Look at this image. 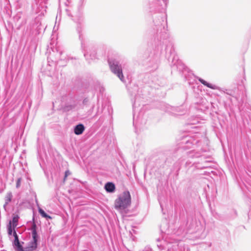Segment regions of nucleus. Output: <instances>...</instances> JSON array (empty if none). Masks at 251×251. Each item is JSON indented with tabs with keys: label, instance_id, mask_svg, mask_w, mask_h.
<instances>
[{
	"label": "nucleus",
	"instance_id": "nucleus-1",
	"mask_svg": "<svg viewBox=\"0 0 251 251\" xmlns=\"http://www.w3.org/2000/svg\"><path fill=\"white\" fill-rule=\"evenodd\" d=\"M187 161L185 163L186 167H190L193 164H196L198 169H203L209 167L210 161L206 160V158L201 154V153L191 151L186 153Z\"/></svg>",
	"mask_w": 251,
	"mask_h": 251
},
{
	"label": "nucleus",
	"instance_id": "nucleus-2",
	"mask_svg": "<svg viewBox=\"0 0 251 251\" xmlns=\"http://www.w3.org/2000/svg\"><path fill=\"white\" fill-rule=\"evenodd\" d=\"M131 204V196L128 191L119 195L115 201V208L117 210H123L129 207Z\"/></svg>",
	"mask_w": 251,
	"mask_h": 251
},
{
	"label": "nucleus",
	"instance_id": "nucleus-3",
	"mask_svg": "<svg viewBox=\"0 0 251 251\" xmlns=\"http://www.w3.org/2000/svg\"><path fill=\"white\" fill-rule=\"evenodd\" d=\"M136 100L137 98H135V101L133 103V124L135 126V129H140L143 126L146 124L147 119L146 116L144 115V112L142 110H141L138 114L136 115L135 110L136 107Z\"/></svg>",
	"mask_w": 251,
	"mask_h": 251
},
{
	"label": "nucleus",
	"instance_id": "nucleus-4",
	"mask_svg": "<svg viewBox=\"0 0 251 251\" xmlns=\"http://www.w3.org/2000/svg\"><path fill=\"white\" fill-rule=\"evenodd\" d=\"M108 63L111 71L115 74L122 81H125L124 77L123 74L121 65L119 62L115 59H109Z\"/></svg>",
	"mask_w": 251,
	"mask_h": 251
},
{
	"label": "nucleus",
	"instance_id": "nucleus-5",
	"mask_svg": "<svg viewBox=\"0 0 251 251\" xmlns=\"http://www.w3.org/2000/svg\"><path fill=\"white\" fill-rule=\"evenodd\" d=\"M32 241L29 242L27 247L25 248V251H33L37 248L38 235L37 232V226L33 222L31 227Z\"/></svg>",
	"mask_w": 251,
	"mask_h": 251
},
{
	"label": "nucleus",
	"instance_id": "nucleus-6",
	"mask_svg": "<svg viewBox=\"0 0 251 251\" xmlns=\"http://www.w3.org/2000/svg\"><path fill=\"white\" fill-rule=\"evenodd\" d=\"M85 51L84 56L89 63L90 62L91 60L96 58V50L94 47H89L88 49L86 50H85Z\"/></svg>",
	"mask_w": 251,
	"mask_h": 251
},
{
	"label": "nucleus",
	"instance_id": "nucleus-7",
	"mask_svg": "<svg viewBox=\"0 0 251 251\" xmlns=\"http://www.w3.org/2000/svg\"><path fill=\"white\" fill-rule=\"evenodd\" d=\"M166 52L167 54L169 53L170 54V56L168 57V59L169 60L172 59V62H174L176 58H177V56H176L174 48L171 44L167 46L166 48Z\"/></svg>",
	"mask_w": 251,
	"mask_h": 251
},
{
	"label": "nucleus",
	"instance_id": "nucleus-8",
	"mask_svg": "<svg viewBox=\"0 0 251 251\" xmlns=\"http://www.w3.org/2000/svg\"><path fill=\"white\" fill-rule=\"evenodd\" d=\"M13 235L14 237V244L17 247V250L19 251H25V249H23L22 246L20 243L18 235L15 230L13 231Z\"/></svg>",
	"mask_w": 251,
	"mask_h": 251
},
{
	"label": "nucleus",
	"instance_id": "nucleus-9",
	"mask_svg": "<svg viewBox=\"0 0 251 251\" xmlns=\"http://www.w3.org/2000/svg\"><path fill=\"white\" fill-rule=\"evenodd\" d=\"M12 198V193L11 192H7L4 198L5 202L3 205V208L5 211H7V205L11 201Z\"/></svg>",
	"mask_w": 251,
	"mask_h": 251
},
{
	"label": "nucleus",
	"instance_id": "nucleus-10",
	"mask_svg": "<svg viewBox=\"0 0 251 251\" xmlns=\"http://www.w3.org/2000/svg\"><path fill=\"white\" fill-rule=\"evenodd\" d=\"M199 81L202 83L203 85L207 86V87L211 88L213 90H220V87L215 85L212 84L211 83H208L204 79L201 78V77H197Z\"/></svg>",
	"mask_w": 251,
	"mask_h": 251
},
{
	"label": "nucleus",
	"instance_id": "nucleus-11",
	"mask_svg": "<svg viewBox=\"0 0 251 251\" xmlns=\"http://www.w3.org/2000/svg\"><path fill=\"white\" fill-rule=\"evenodd\" d=\"M104 189L108 193H113L115 190V186L113 182H108L104 185Z\"/></svg>",
	"mask_w": 251,
	"mask_h": 251
},
{
	"label": "nucleus",
	"instance_id": "nucleus-12",
	"mask_svg": "<svg viewBox=\"0 0 251 251\" xmlns=\"http://www.w3.org/2000/svg\"><path fill=\"white\" fill-rule=\"evenodd\" d=\"M84 129L85 127L83 125L80 124L75 126L74 133L76 135H80L83 132Z\"/></svg>",
	"mask_w": 251,
	"mask_h": 251
},
{
	"label": "nucleus",
	"instance_id": "nucleus-13",
	"mask_svg": "<svg viewBox=\"0 0 251 251\" xmlns=\"http://www.w3.org/2000/svg\"><path fill=\"white\" fill-rule=\"evenodd\" d=\"M19 219V217L18 215H14L13 214L12 217V220L11 221V225L12 226L13 228V231H14L15 228L18 225V222Z\"/></svg>",
	"mask_w": 251,
	"mask_h": 251
},
{
	"label": "nucleus",
	"instance_id": "nucleus-14",
	"mask_svg": "<svg viewBox=\"0 0 251 251\" xmlns=\"http://www.w3.org/2000/svg\"><path fill=\"white\" fill-rule=\"evenodd\" d=\"M39 213L41 215V216L45 218L46 219H51V217L48 215L42 209L39 208L38 209Z\"/></svg>",
	"mask_w": 251,
	"mask_h": 251
},
{
	"label": "nucleus",
	"instance_id": "nucleus-15",
	"mask_svg": "<svg viewBox=\"0 0 251 251\" xmlns=\"http://www.w3.org/2000/svg\"><path fill=\"white\" fill-rule=\"evenodd\" d=\"M7 229H8V233L9 235H11L13 230V227L11 225V221H10L9 224L7 226Z\"/></svg>",
	"mask_w": 251,
	"mask_h": 251
},
{
	"label": "nucleus",
	"instance_id": "nucleus-16",
	"mask_svg": "<svg viewBox=\"0 0 251 251\" xmlns=\"http://www.w3.org/2000/svg\"><path fill=\"white\" fill-rule=\"evenodd\" d=\"M21 177L18 178V179L17 180L16 185L17 188H19L21 186Z\"/></svg>",
	"mask_w": 251,
	"mask_h": 251
},
{
	"label": "nucleus",
	"instance_id": "nucleus-17",
	"mask_svg": "<svg viewBox=\"0 0 251 251\" xmlns=\"http://www.w3.org/2000/svg\"><path fill=\"white\" fill-rule=\"evenodd\" d=\"M70 175H71V173L69 170H67L65 171L64 178V180H63L64 182L65 181L67 177Z\"/></svg>",
	"mask_w": 251,
	"mask_h": 251
},
{
	"label": "nucleus",
	"instance_id": "nucleus-18",
	"mask_svg": "<svg viewBox=\"0 0 251 251\" xmlns=\"http://www.w3.org/2000/svg\"><path fill=\"white\" fill-rule=\"evenodd\" d=\"M53 55L51 53H50L49 57H48V59H51L52 61L56 62L57 64L59 63V61L57 60L56 59L53 60Z\"/></svg>",
	"mask_w": 251,
	"mask_h": 251
},
{
	"label": "nucleus",
	"instance_id": "nucleus-19",
	"mask_svg": "<svg viewBox=\"0 0 251 251\" xmlns=\"http://www.w3.org/2000/svg\"><path fill=\"white\" fill-rule=\"evenodd\" d=\"M224 93H226L227 95H229L230 96H232L233 97V93L232 90H226V91H224Z\"/></svg>",
	"mask_w": 251,
	"mask_h": 251
},
{
	"label": "nucleus",
	"instance_id": "nucleus-20",
	"mask_svg": "<svg viewBox=\"0 0 251 251\" xmlns=\"http://www.w3.org/2000/svg\"><path fill=\"white\" fill-rule=\"evenodd\" d=\"M89 102V99L88 98H85L83 100V104L84 105H87Z\"/></svg>",
	"mask_w": 251,
	"mask_h": 251
},
{
	"label": "nucleus",
	"instance_id": "nucleus-21",
	"mask_svg": "<svg viewBox=\"0 0 251 251\" xmlns=\"http://www.w3.org/2000/svg\"><path fill=\"white\" fill-rule=\"evenodd\" d=\"M66 13L68 16H71V17L72 16V15H71V12L69 9H66Z\"/></svg>",
	"mask_w": 251,
	"mask_h": 251
},
{
	"label": "nucleus",
	"instance_id": "nucleus-22",
	"mask_svg": "<svg viewBox=\"0 0 251 251\" xmlns=\"http://www.w3.org/2000/svg\"><path fill=\"white\" fill-rule=\"evenodd\" d=\"M186 144L188 145L187 147H189V145L191 144L192 143L190 141L187 140L186 142Z\"/></svg>",
	"mask_w": 251,
	"mask_h": 251
},
{
	"label": "nucleus",
	"instance_id": "nucleus-23",
	"mask_svg": "<svg viewBox=\"0 0 251 251\" xmlns=\"http://www.w3.org/2000/svg\"><path fill=\"white\" fill-rule=\"evenodd\" d=\"M144 251H151V250L149 247H146Z\"/></svg>",
	"mask_w": 251,
	"mask_h": 251
},
{
	"label": "nucleus",
	"instance_id": "nucleus-24",
	"mask_svg": "<svg viewBox=\"0 0 251 251\" xmlns=\"http://www.w3.org/2000/svg\"><path fill=\"white\" fill-rule=\"evenodd\" d=\"M171 113H172V114H174V115H181L182 114H177V113H176L175 112H171Z\"/></svg>",
	"mask_w": 251,
	"mask_h": 251
},
{
	"label": "nucleus",
	"instance_id": "nucleus-25",
	"mask_svg": "<svg viewBox=\"0 0 251 251\" xmlns=\"http://www.w3.org/2000/svg\"><path fill=\"white\" fill-rule=\"evenodd\" d=\"M176 59H177V64H176V62H175V63H174V65H176V66H177V64L179 63V62H178V60H177V58H176Z\"/></svg>",
	"mask_w": 251,
	"mask_h": 251
},
{
	"label": "nucleus",
	"instance_id": "nucleus-26",
	"mask_svg": "<svg viewBox=\"0 0 251 251\" xmlns=\"http://www.w3.org/2000/svg\"><path fill=\"white\" fill-rule=\"evenodd\" d=\"M77 30L78 32L79 33L80 31H79V28L78 27H77Z\"/></svg>",
	"mask_w": 251,
	"mask_h": 251
},
{
	"label": "nucleus",
	"instance_id": "nucleus-27",
	"mask_svg": "<svg viewBox=\"0 0 251 251\" xmlns=\"http://www.w3.org/2000/svg\"><path fill=\"white\" fill-rule=\"evenodd\" d=\"M61 54V52H59V53H58L59 55H60Z\"/></svg>",
	"mask_w": 251,
	"mask_h": 251
}]
</instances>
